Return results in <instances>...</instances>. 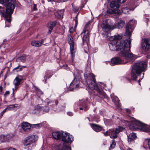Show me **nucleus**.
<instances>
[{"label": "nucleus", "mask_w": 150, "mask_h": 150, "mask_svg": "<svg viewBox=\"0 0 150 150\" xmlns=\"http://www.w3.org/2000/svg\"><path fill=\"white\" fill-rule=\"evenodd\" d=\"M16 0H0V4L5 6L6 11L4 8L0 6V14L4 17L6 20V26L9 27V25L11 21V14L13 13L15 7Z\"/></svg>", "instance_id": "obj_1"}, {"label": "nucleus", "mask_w": 150, "mask_h": 150, "mask_svg": "<svg viewBox=\"0 0 150 150\" xmlns=\"http://www.w3.org/2000/svg\"><path fill=\"white\" fill-rule=\"evenodd\" d=\"M84 76L89 88L92 90H96L99 95L102 98L105 97V93L98 87L97 84L95 82V77L93 75L88 71H86L84 74Z\"/></svg>", "instance_id": "obj_2"}, {"label": "nucleus", "mask_w": 150, "mask_h": 150, "mask_svg": "<svg viewBox=\"0 0 150 150\" xmlns=\"http://www.w3.org/2000/svg\"><path fill=\"white\" fill-rule=\"evenodd\" d=\"M120 38L119 35H115L110 37V40H113L109 44V48L111 50L115 51L119 49L121 51L125 46L127 42H128L129 38L125 40H117Z\"/></svg>", "instance_id": "obj_3"}, {"label": "nucleus", "mask_w": 150, "mask_h": 150, "mask_svg": "<svg viewBox=\"0 0 150 150\" xmlns=\"http://www.w3.org/2000/svg\"><path fill=\"white\" fill-rule=\"evenodd\" d=\"M146 66V63L144 61H139L135 63L131 73L132 79L136 80L137 76L145 70Z\"/></svg>", "instance_id": "obj_4"}, {"label": "nucleus", "mask_w": 150, "mask_h": 150, "mask_svg": "<svg viewBox=\"0 0 150 150\" xmlns=\"http://www.w3.org/2000/svg\"><path fill=\"white\" fill-rule=\"evenodd\" d=\"M108 21H104L102 25V30L103 31V34L106 36L110 37V32L115 28L118 29L122 28L125 24V22L122 20H120L117 23L113 26H110L108 23Z\"/></svg>", "instance_id": "obj_5"}, {"label": "nucleus", "mask_w": 150, "mask_h": 150, "mask_svg": "<svg viewBox=\"0 0 150 150\" xmlns=\"http://www.w3.org/2000/svg\"><path fill=\"white\" fill-rule=\"evenodd\" d=\"M131 40L129 38L128 42H127L122 50L120 51L121 56L124 58L125 60V63L130 62H132L137 58V57L132 53L129 52L130 50Z\"/></svg>", "instance_id": "obj_6"}, {"label": "nucleus", "mask_w": 150, "mask_h": 150, "mask_svg": "<svg viewBox=\"0 0 150 150\" xmlns=\"http://www.w3.org/2000/svg\"><path fill=\"white\" fill-rule=\"evenodd\" d=\"M131 123L133 127L132 129L135 130L139 129L142 131L148 132L150 134V129L145 128V125L144 124L136 120L134 118L132 119Z\"/></svg>", "instance_id": "obj_7"}, {"label": "nucleus", "mask_w": 150, "mask_h": 150, "mask_svg": "<svg viewBox=\"0 0 150 150\" xmlns=\"http://www.w3.org/2000/svg\"><path fill=\"white\" fill-rule=\"evenodd\" d=\"M68 41L70 45L71 55L73 59L74 56L75 50L76 49L73 38L70 35H68Z\"/></svg>", "instance_id": "obj_8"}, {"label": "nucleus", "mask_w": 150, "mask_h": 150, "mask_svg": "<svg viewBox=\"0 0 150 150\" xmlns=\"http://www.w3.org/2000/svg\"><path fill=\"white\" fill-rule=\"evenodd\" d=\"M37 139L35 135H32L26 137L24 140L23 144L24 146H27L32 144L35 143Z\"/></svg>", "instance_id": "obj_9"}, {"label": "nucleus", "mask_w": 150, "mask_h": 150, "mask_svg": "<svg viewBox=\"0 0 150 150\" xmlns=\"http://www.w3.org/2000/svg\"><path fill=\"white\" fill-rule=\"evenodd\" d=\"M62 142L64 143H71L74 140V137L72 135L67 132H63L62 137Z\"/></svg>", "instance_id": "obj_10"}, {"label": "nucleus", "mask_w": 150, "mask_h": 150, "mask_svg": "<svg viewBox=\"0 0 150 150\" xmlns=\"http://www.w3.org/2000/svg\"><path fill=\"white\" fill-rule=\"evenodd\" d=\"M23 78L22 76H19L16 77L13 82V84L15 86L14 88H13V96L14 93L18 88V86L21 83V81L23 80Z\"/></svg>", "instance_id": "obj_11"}, {"label": "nucleus", "mask_w": 150, "mask_h": 150, "mask_svg": "<svg viewBox=\"0 0 150 150\" xmlns=\"http://www.w3.org/2000/svg\"><path fill=\"white\" fill-rule=\"evenodd\" d=\"M89 22H88L85 26L83 29V32L81 34H83V42L88 41L89 37V31L88 29V24Z\"/></svg>", "instance_id": "obj_12"}, {"label": "nucleus", "mask_w": 150, "mask_h": 150, "mask_svg": "<svg viewBox=\"0 0 150 150\" xmlns=\"http://www.w3.org/2000/svg\"><path fill=\"white\" fill-rule=\"evenodd\" d=\"M108 62L110 63L111 65L125 64V61H122L119 57H116L111 59L110 63L109 62Z\"/></svg>", "instance_id": "obj_13"}, {"label": "nucleus", "mask_w": 150, "mask_h": 150, "mask_svg": "<svg viewBox=\"0 0 150 150\" xmlns=\"http://www.w3.org/2000/svg\"><path fill=\"white\" fill-rule=\"evenodd\" d=\"M142 46L144 50L146 51L149 49L150 47V40L145 39L142 42Z\"/></svg>", "instance_id": "obj_14"}, {"label": "nucleus", "mask_w": 150, "mask_h": 150, "mask_svg": "<svg viewBox=\"0 0 150 150\" xmlns=\"http://www.w3.org/2000/svg\"><path fill=\"white\" fill-rule=\"evenodd\" d=\"M21 127L23 129L25 132L30 131L32 129L30 124L26 122H23L21 124Z\"/></svg>", "instance_id": "obj_15"}, {"label": "nucleus", "mask_w": 150, "mask_h": 150, "mask_svg": "<svg viewBox=\"0 0 150 150\" xmlns=\"http://www.w3.org/2000/svg\"><path fill=\"white\" fill-rule=\"evenodd\" d=\"M57 149L59 150H71L70 148L67 146L65 143L61 142L57 145Z\"/></svg>", "instance_id": "obj_16"}, {"label": "nucleus", "mask_w": 150, "mask_h": 150, "mask_svg": "<svg viewBox=\"0 0 150 150\" xmlns=\"http://www.w3.org/2000/svg\"><path fill=\"white\" fill-rule=\"evenodd\" d=\"M79 81L77 79L75 78L74 80L72 82L70 85V88L71 91H73L74 88H78L79 86Z\"/></svg>", "instance_id": "obj_17"}, {"label": "nucleus", "mask_w": 150, "mask_h": 150, "mask_svg": "<svg viewBox=\"0 0 150 150\" xmlns=\"http://www.w3.org/2000/svg\"><path fill=\"white\" fill-rule=\"evenodd\" d=\"M109 135L111 138L115 139L117 137L118 133L116 129H111L109 130Z\"/></svg>", "instance_id": "obj_18"}, {"label": "nucleus", "mask_w": 150, "mask_h": 150, "mask_svg": "<svg viewBox=\"0 0 150 150\" xmlns=\"http://www.w3.org/2000/svg\"><path fill=\"white\" fill-rule=\"evenodd\" d=\"M63 132H54L52 133L53 138L55 139H62Z\"/></svg>", "instance_id": "obj_19"}, {"label": "nucleus", "mask_w": 150, "mask_h": 150, "mask_svg": "<svg viewBox=\"0 0 150 150\" xmlns=\"http://www.w3.org/2000/svg\"><path fill=\"white\" fill-rule=\"evenodd\" d=\"M44 40H42L40 41L34 40L31 42V45L33 46L39 47L43 44Z\"/></svg>", "instance_id": "obj_20"}, {"label": "nucleus", "mask_w": 150, "mask_h": 150, "mask_svg": "<svg viewBox=\"0 0 150 150\" xmlns=\"http://www.w3.org/2000/svg\"><path fill=\"white\" fill-rule=\"evenodd\" d=\"M35 109L37 110H42L44 112H48L49 110V108L47 106H45V107L40 106V105H38L35 106Z\"/></svg>", "instance_id": "obj_21"}, {"label": "nucleus", "mask_w": 150, "mask_h": 150, "mask_svg": "<svg viewBox=\"0 0 150 150\" xmlns=\"http://www.w3.org/2000/svg\"><path fill=\"white\" fill-rule=\"evenodd\" d=\"M90 125L93 129L97 132H98L102 130V127L98 125L90 124Z\"/></svg>", "instance_id": "obj_22"}, {"label": "nucleus", "mask_w": 150, "mask_h": 150, "mask_svg": "<svg viewBox=\"0 0 150 150\" xmlns=\"http://www.w3.org/2000/svg\"><path fill=\"white\" fill-rule=\"evenodd\" d=\"M20 107V105L18 104H14L10 105L7 107V109L8 110H16L18 109Z\"/></svg>", "instance_id": "obj_23"}, {"label": "nucleus", "mask_w": 150, "mask_h": 150, "mask_svg": "<svg viewBox=\"0 0 150 150\" xmlns=\"http://www.w3.org/2000/svg\"><path fill=\"white\" fill-rule=\"evenodd\" d=\"M64 13V10H61L58 11L57 12L55 13V15L58 18H62Z\"/></svg>", "instance_id": "obj_24"}, {"label": "nucleus", "mask_w": 150, "mask_h": 150, "mask_svg": "<svg viewBox=\"0 0 150 150\" xmlns=\"http://www.w3.org/2000/svg\"><path fill=\"white\" fill-rule=\"evenodd\" d=\"M136 136L135 133H131L128 136V141L129 142H131L133 141L134 139L136 138Z\"/></svg>", "instance_id": "obj_25"}, {"label": "nucleus", "mask_w": 150, "mask_h": 150, "mask_svg": "<svg viewBox=\"0 0 150 150\" xmlns=\"http://www.w3.org/2000/svg\"><path fill=\"white\" fill-rule=\"evenodd\" d=\"M132 30L131 28V26L127 24L126 27V33L127 35L129 37L131 36Z\"/></svg>", "instance_id": "obj_26"}, {"label": "nucleus", "mask_w": 150, "mask_h": 150, "mask_svg": "<svg viewBox=\"0 0 150 150\" xmlns=\"http://www.w3.org/2000/svg\"><path fill=\"white\" fill-rule=\"evenodd\" d=\"M110 5L111 8L116 7V8H118L120 7L119 5L114 1H112L111 2Z\"/></svg>", "instance_id": "obj_27"}, {"label": "nucleus", "mask_w": 150, "mask_h": 150, "mask_svg": "<svg viewBox=\"0 0 150 150\" xmlns=\"http://www.w3.org/2000/svg\"><path fill=\"white\" fill-rule=\"evenodd\" d=\"M110 96L112 99V101L114 102L115 105L119 103V100L117 96H114L113 94L111 95Z\"/></svg>", "instance_id": "obj_28"}, {"label": "nucleus", "mask_w": 150, "mask_h": 150, "mask_svg": "<svg viewBox=\"0 0 150 150\" xmlns=\"http://www.w3.org/2000/svg\"><path fill=\"white\" fill-rule=\"evenodd\" d=\"M56 24V22L54 21L51 22L50 24H48V27H49V31L50 32L52 29L55 26Z\"/></svg>", "instance_id": "obj_29"}, {"label": "nucleus", "mask_w": 150, "mask_h": 150, "mask_svg": "<svg viewBox=\"0 0 150 150\" xmlns=\"http://www.w3.org/2000/svg\"><path fill=\"white\" fill-rule=\"evenodd\" d=\"M7 140V137L5 135H1L0 136V142H4Z\"/></svg>", "instance_id": "obj_30"}, {"label": "nucleus", "mask_w": 150, "mask_h": 150, "mask_svg": "<svg viewBox=\"0 0 150 150\" xmlns=\"http://www.w3.org/2000/svg\"><path fill=\"white\" fill-rule=\"evenodd\" d=\"M98 87L99 88L102 90V89L105 86V85L102 82H99L97 83Z\"/></svg>", "instance_id": "obj_31"}, {"label": "nucleus", "mask_w": 150, "mask_h": 150, "mask_svg": "<svg viewBox=\"0 0 150 150\" xmlns=\"http://www.w3.org/2000/svg\"><path fill=\"white\" fill-rule=\"evenodd\" d=\"M45 74V77L47 76V77L50 78L52 75L53 74L50 71L47 70Z\"/></svg>", "instance_id": "obj_32"}, {"label": "nucleus", "mask_w": 150, "mask_h": 150, "mask_svg": "<svg viewBox=\"0 0 150 150\" xmlns=\"http://www.w3.org/2000/svg\"><path fill=\"white\" fill-rule=\"evenodd\" d=\"M130 10L128 8L126 7L122 9V12L125 14H127L129 13V11Z\"/></svg>", "instance_id": "obj_33"}, {"label": "nucleus", "mask_w": 150, "mask_h": 150, "mask_svg": "<svg viewBox=\"0 0 150 150\" xmlns=\"http://www.w3.org/2000/svg\"><path fill=\"white\" fill-rule=\"evenodd\" d=\"M115 129L118 134L120 132L123 131L124 130L125 128L122 127L118 126Z\"/></svg>", "instance_id": "obj_34"}, {"label": "nucleus", "mask_w": 150, "mask_h": 150, "mask_svg": "<svg viewBox=\"0 0 150 150\" xmlns=\"http://www.w3.org/2000/svg\"><path fill=\"white\" fill-rule=\"evenodd\" d=\"M22 62H24L26 60V57L25 56H22L19 57L18 59Z\"/></svg>", "instance_id": "obj_35"}, {"label": "nucleus", "mask_w": 150, "mask_h": 150, "mask_svg": "<svg viewBox=\"0 0 150 150\" xmlns=\"http://www.w3.org/2000/svg\"><path fill=\"white\" fill-rule=\"evenodd\" d=\"M116 143L114 140H112V144L110 145V147L111 148L113 149L115 146Z\"/></svg>", "instance_id": "obj_36"}, {"label": "nucleus", "mask_w": 150, "mask_h": 150, "mask_svg": "<svg viewBox=\"0 0 150 150\" xmlns=\"http://www.w3.org/2000/svg\"><path fill=\"white\" fill-rule=\"evenodd\" d=\"M118 8H117L116 9H114V13L120 15L121 14V11L120 10L118 9Z\"/></svg>", "instance_id": "obj_37"}, {"label": "nucleus", "mask_w": 150, "mask_h": 150, "mask_svg": "<svg viewBox=\"0 0 150 150\" xmlns=\"http://www.w3.org/2000/svg\"><path fill=\"white\" fill-rule=\"evenodd\" d=\"M107 13L108 14H112L114 13V10L112 9H109L107 10Z\"/></svg>", "instance_id": "obj_38"}, {"label": "nucleus", "mask_w": 150, "mask_h": 150, "mask_svg": "<svg viewBox=\"0 0 150 150\" xmlns=\"http://www.w3.org/2000/svg\"><path fill=\"white\" fill-rule=\"evenodd\" d=\"M104 134L105 136H107L108 135H109V130L108 131H107L105 132H104Z\"/></svg>", "instance_id": "obj_39"}, {"label": "nucleus", "mask_w": 150, "mask_h": 150, "mask_svg": "<svg viewBox=\"0 0 150 150\" xmlns=\"http://www.w3.org/2000/svg\"><path fill=\"white\" fill-rule=\"evenodd\" d=\"M45 102L47 103V104H49L52 101L49 99L47 98L45 100Z\"/></svg>", "instance_id": "obj_40"}, {"label": "nucleus", "mask_w": 150, "mask_h": 150, "mask_svg": "<svg viewBox=\"0 0 150 150\" xmlns=\"http://www.w3.org/2000/svg\"><path fill=\"white\" fill-rule=\"evenodd\" d=\"M77 15H77V16H76L75 18L74 19V20L75 22L76 25H77L78 24V20H77Z\"/></svg>", "instance_id": "obj_41"}, {"label": "nucleus", "mask_w": 150, "mask_h": 150, "mask_svg": "<svg viewBox=\"0 0 150 150\" xmlns=\"http://www.w3.org/2000/svg\"><path fill=\"white\" fill-rule=\"evenodd\" d=\"M10 93V92H9V91H6V92H5L4 94V96H7L8 95H9Z\"/></svg>", "instance_id": "obj_42"}, {"label": "nucleus", "mask_w": 150, "mask_h": 150, "mask_svg": "<svg viewBox=\"0 0 150 150\" xmlns=\"http://www.w3.org/2000/svg\"><path fill=\"white\" fill-rule=\"evenodd\" d=\"M126 0H117V1L120 3H123L124 2H125Z\"/></svg>", "instance_id": "obj_43"}, {"label": "nucleus", "mask_w": 150, "mask_h": 150, "mask_svg": "<svg viewBox=\"0 0 150 150\" xmlns=\"http://www.w3.org/2000/svg\"><path fill=\"white\" fill-rule=\"evenodd\" d=\"M37 93L38 94H43V92H42L40 91V90H38V91Z\"/></svg>", "instance_id": "obj_44"}, {"label": "nucleus", "mask_w": 150, "mask_h": 150, "mask_svg": "<svg viewBox=\"0 0 150 150\" xmlns=\"http://www.w3.org/2000/svg\"><path fill=\"white\" fill-rule=\"evenodd\" d=\"M69 31L70 33H72L74 31V30L73 28H71L70 29Z\"/></svg>", "instance_id": "obj_45"}, {"label": "nucleus", "mask_w": 150, "mask_h": 150, "mask_svg": "<svg viewBox=\"0 0 150 150\" xmlns=\"http://www.w3.org/2000/svg\"><path fill=\"white\" fill-rule=\"evenodd\" d=\"M20 65H19L17 67L15 68L13 70V71H15L17 69H19V67H20Z\"/></svg>", "instance_id": "obj_46"}, {"label": "nucleus", "mask_w": 150, "mask_h": 150, "mask_svg": "<svg viewBox=\"0 0 150 150\" xmlns=\"http://www.w3.org/2000/svg\"><path fill=\"white\" fill-rule=\"evenodd\" d=\"M67 114L68 115L70 116H72L73 115V114L72 112H67Z\"/></svg>", "instance_id": "obj_47"}, {"label": "nucleus", "mask_w": 150, "mask_h": 150, "mask_svg": "<svg viewBox=\"0 0 150 150\" xmlns=\"http://www.w3.org/2000/svg\"><path fill=\"white\" fill-rule=\"evenodd\" d=\"M148 145L149 148L150 149V139L148 141Z\"/></svg>", "instance_id": "obj_48"}, {"label": "nucleus", "mask_w": 150, "mask_h": 150, "mask_svg": "<svg viewBox=\"0 0 150 150\" xmlns=\"http://www.w3.org/2000/svg\"><path fill=\"white\" fill-rule=\"evenodd\" d=\"M22 69H23L22 67H20L19 68V69L18 70H17V71H21L22 70Z\"/></svg>", "instance_id": "obj_49"}, {"label": "nucleus", "mask_w": 150, "mask_h": 150, "mask_svg": "<svg viewBox=\"0 0 150 150\" xmlns=\"http://www.w3.org/2000/svg\"><path fill=\"white\" fill-rule=\"evenodd\" d=\"M8 111V109H7V107L6 108L4 109L3 111L2 112L4 113L6 111Z\"/></svg>", "instance_id": "obj_50"}, {"label": "nucleus", "mask_w": 150, "mask_h": 150, "mask_svg": "<svg viewBox=\"0 0 150 150\" xmlns=\"http://www.w3.org/2000/svg\"><path fill=\"white\" fill-rule=\"evenodd\" d=\"M4 113L2 112L0 113V118H1Z\"/></svg>", "instance_id": "obj_51"}, {"label": "nucleus", "mask_w": 150, "mask_h": 150, "mask_svg": "<svg viewBox=\"0 0 150 150\" xmlns=\"http://www.w3.org/2000/svg\"><path fill=\"white\" fill-rule=\"evenodd\" d=\"M33 125L35 127H39V124H34Z\"/></svg>", "instance_id": "obj_52"}, {"label": "nucleus", "mask_w": 150, "mask_h": 150, "mask_svg": "<svg viewBox=\"0 0 150 150\" xmlns=\"http://www.w3.org/2000/svg\"><path fill=\"white\" fill-rule=\"evenodd\" d=\"M8 150H16L14 148H11L9 149Z\"/></svg>", "instance_id": "obj_53"}, {"label": "nucleus", "mask_w": 150, "mask_h": 150, "mask_svg": "<svg viewBox=\"0 0 150 150\" xmlns=\"http://www.w3.org/2000/svg\"><path fill=\"white\" fill-rule=\"evenodd\" d=\"M55 103L56 105H57L58 103V101L57 100H56L55 101Z\"/></svg>", "instance_id": "obj_54"}, {"label": "nucleus", "mask_w": 150, "mask_h": 150, "mask_svg": "<svg viewBox=\"0 0 150 150\" xmlns=\"http://www.w3.org/2000/svg\"><path fill=\"white\" fill-rule=\"evenodd\" d=\"M80 110H82L83 109L85 111H86V108H83H83H80Z\"/></svg>", "instance_id": "obj_55"}, {"label": "nucleus", "mask_w": 150, "mask_h": 150, "mask_svg": "<svg viewBox=\"0 0 150 150\" xmlns=\"http://www.w3.org/2000/svg\"><path fill=\"white\" fill-rule=\"evenodd\" d=\"M0 90L1 91V92H2V88L1 86H0Z\"/></svg>", "instance_id": "obj_56"}, {"label": "nucleus", "mask_w": 150, "mask_h": 150, "mask_svg": "<svg viewBox=\"0 0 150 150\" xmlns=\"http://www.w3.org/2000/svg\"><path fill=\"white\" fill-rule=\"evenodd\" d=\"M48 1L52 2L54 1L55 0H47Z\"/></svg>", "instance_id": "obj_57"}, {"label": "nucleus", "mask_w": 150, "mask_h": 150, "mask_svg": "<svg viewBox=\"0 0 150 150\" xmlns=\"http://www.w3.org/2000/svg\"><path fill=\"white\" fill-rule=\"evenodd\" d=\"M36 9L35 7V5H34V7H33V9L34 10H35Z\"/></svg>", "instance_id": "obj_58"}, {"label": "nucleus", "mask_w": 150, "mask_h": 150, "mask_svg": "<svg viewBox=\"0 0 150 150\" xmlns=\"http://www.w3.org/2000/svg\"><path fill=\"white\" fill-rule=\"evenodd\" d=\"M21 67H22V68H25L26 67L25 66H21Z\"/></svg>", "instance_id": "obj_59"}, {"label": "nucleus", "mask_w": 150, "mask_h": 150, "mask_svg": "<svg viewBox=\"0 0 150 150\" xmlns=\"http://www.w3.org/2000/svg\"><path fill=\"white\" fill-rule=\"evenodd\" d=\"M127 111L128 112H130V110H129L127 109Z\"/></svg>", "instance_id": "obj_60"}, {"label": "nucleus", "mask_w": 150, "mask_h": 150, "mask_svg": "<svg viewBox=\"0 0 150 150\" xmlns=\"http://www.w3.org/2000/svg\"><path fill=\"white\" fill-rule=\"evenodd\" d=\"M44 81H45L44 83H46V79H45Z\"/></svg>", "instance_id": "obj_61"}, {"label": "nucleus", "mask_w": 150, "mask_h": 150, "mask_svg": "<svg viewBox=\"0 0 150 150\" xmlns=\"http://www.w3.org/2000/svg\"><path fill=\"white\" fill-rule=\"evenodd\" d=\"M143 75H144V73H143Z\"/></svg>", "instance_id": "obj_62"}, {"label": "nucleus", "mask_w": 150, "mask_h": 150, "mask_svg": "<svg viewBox=\"0 0 150 150\" xmlns=\"http://www.w3.org/2000/svg\"><path fill=\"white\" fill-rule=\"evenodd\" d=\"M46 78H47L46 76Z\"/></svg>", "instance_id": "obj_63"}, {"label": "nucleus", "mask_w": 150, "mask_h": 150, "mask_svg": "<svg viewBox=\"0 0 150 150\" xmlns=\"http://www.w3.org/2000/svg\"><path fill=\"white\" fill-rule=\"evenodd\" d=\"M87 118H88V119H89L88 117H87Z\"/></svg>", "instance_id": "obj_64"}]
</instances>
